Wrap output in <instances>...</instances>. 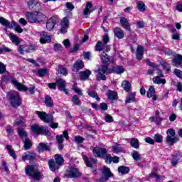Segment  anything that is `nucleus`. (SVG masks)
<instances>
[{"mask_svg":"<svg viewBox=\"0 0 182 182\" xmlns=\"http://www.w3.org/2000/svg\"><path fill=\"white\" fill-rule=\"evenodd\" d=\"M100 58L103 65L97 70V80H106V75L112 73V70L107 68L110 57L103 51L100 54Z\"/></svg>","mask_w":182,"mask_h":182,"instance_id":"1","label":"nucleus"},{"mask_svg":"<svg viewBox=\"0 0 182 182\" xmlns=\"http://www.w3.org/2000/svg\"><path fill=\"white\" fill-rule=\"evenodd\" d=\"M63 163H65V159H63L62 155L56 154L55 156V159L48 161V166L50 171H53V173L58 171Z\"/></svg>","mask_w":182,"mask_h":182,"instance_id":"2","label":"nucleus"},{"mask_svg":"<svg viewBox=\"0 0 182 182\" xmlns=\"http://www.w3.org/2000/svg\"><path fill=\"white\" fill-rule=\"evenodd\" d=\"M93 154L97 157H105V162L107 164H110L112 161V156L110 154H107V150L105 148H100L99 146H96L93 149Z\"/></svg>","mask_w":182,"mask_h":182,"instance_id":"3","label":"nucleus"},{"mask_svg":"<svg viewBox=\"0 0 182 182\" xmlns=\"http://www.w3.org/2000/svg\"><path fill=\"white\" fill-rule=\"evenodd\" d=\"M25 172L27 176L32 177L33 180L37 181L41 178V172L38 170V168L35 165H28L25 169Z\"/></svg>","mask_w":182,"mask_h":182,"instance_id":"4","label":"nucleus"},{"mask_svg":"<svg viewBox=\"0 0 182 182\" xmlns=\"http://www.w3.org/2000/svg\"><path fill=\"white\" fill-rule=\"evenodd\" d=\"M11 82L17 90H19L20 92H26L27 90H28L30 95L35 94V86H32L28 88V87L25 86L23 84L20 83L15 79L11 80Z\"/></svg>","mask_w":182,"mask_h":182,"instance_id":"5","label":"nucleus"},{"mask_svg":"<svg viewBox=\"0 0 182 182\" xmlns=\"http://www.w3.org/2000/svg\"><path fill=\"white\" fill-rule=\"evenodd\" d=\"M10 102L11 106L16 107L21 105V97H19V93L16 91H13L9 94Z\"/></svg>","mask_w":182,"mask_h":182,"instance_id":"6","label":"nucleus"},{"mask_svg":"<svg viewBox=\"0 0 182 182\" xmlns=\"http://www.w3.org/2000/svg\"><path fill=\"white\" fill-rule=\"evenodd\" d=\"M31 130L34 134H43L44 136L49 134V131L46 127H41L38 124L31 126Z\"/></svg>","mask_w":182,"mask_h":182,"instance_id":"7","label":"nucleus"},{"mask_svg":"<svg viewBox=\"0 0 182 182\" xmlns=\"http://www.w3.org/2000/svg\"><path fill=\"white\" fill-rule=\"evenodd\" d=\"M65 176L68 178H76L77 177H80V172L77 168L70 167L67 169Z\"/></svg>","mask_w":182,"mask_h":182,"instance_id":"8","label":"nucleus"},{"mask_svg":"<svg viewBox=\"0 0 182 182\" xmlns=\"http://www.w3.org/2000/svg\"><path fill=\"white\" fill-rule=\"evenodd\" d=\"M36 113L44 123H50V122H53V116L50 114H47L45 112H42L39 111H36Z\"/></svg>","mask_w":182,"mask_h":182,"instance_id":"9","label":"nucleus"},{"mask_svg":"<svg viewBox=\"0 0 182 182\" xmlns=\"http://www.w3.org/2000/svg\"><path fill=\"white\" fill-rule=\"evenodd\" d=\"M102 177L99 179L100 182H106L107 180H109L110 177H113V173L110 171V168L107 166H104L102 168Z\"/></svg>","mask_w":182,"mask_h":182,"instance_id":"10","label":"nucleus"},{"mask_svg":"<svg viewBox=\"0 0 182 182\" xmlns=\"http://www.w3.org/2000/svg\"><path fill=\"white\" fill-rule=\"evenodd\" d=\"M95 50H97V52H102V50H103L104 52H109L110 46L106 45L102 41H97L95 46Z\"/></svg>","mask_w":182,"mask_h":182,"instance_id":"11","label":"nucleus"},{"mask_svg":"<svg viewBox=\"0 0 182 182\" xmlns=\"http://www.w3.org/2000/svg\"><path fill=\"white\" fill-rule=\"evenodd\" d=\"M36 15H38V11H35L33 12H27L26 14V18L30 23H37L38 18H36Z\"/></svg>","mask_w":182,"mask_h":182,"instance_id":"12","label":"nucleus"},{"mask_svg":"<svg viewBox=\"0 0 182 182\" xmlns=\"http://www.w3.org/2000/svg\"><path fill=\"white\" fill-rule=\"evenodd\" d=\"M60 33H66L69 28V19L68 18V17H65L62 19L60 22Z\"/></svg>","mask_w":182,"mask_h":182,"instance_id":"13","label":"nucleus"},{"mask_svg":"<svg viewBox=\"0 0 182 182\" xmlns=\"http://www.w3.org/2000/svg\"><path fill=\"white\" fill-rule=\"evenodd\" d=\"M55 84L58 86L59 90H60L61 92H64V93H65V95H69V91L65 87L66 84L65 82V80H63L62 78H59L56 81Z\"/></svg>","mask_w":182,"mask_h":182,"instance_id":"14","label":"nucleus"},{"mask_svg":"<svg viewBox=\"0 0 182 182\" xmlns=\"http://www.w3.org/2000/svg\"><path fill=\"white\" fill-rule=\"evenodd\" d=\"M59 19L56 16L49 18L46 23V28L48 31H52L55 28V25L58 23Z\"/></svg>","mask_w":182,"mask_h":182,"instance_id":"15","label":"nucleus"},{"mask_svg":"<svg viewBox=\"0 0 182 182\" xmlns=\"http://www.w3.org/2000/svg\"><path fill=\"white\" fill-rule=\"evenodd\" d=\"M40 42L43 45H44L45 43H49V42L52 41L50 35H49L48 33L45 31H42L41 33H40Z\"/></svg>","mask_w":182,"mask_h":182,"instance_id":"16","label":"nucleus"},{"mask_svg":"<svg viewBox=\"0 0 182 182\" xmlns=\"http://www.w3.org/2000/svg\"><path fill=\"white\" fill-rule=\"evenodd\" d=\"M36 159V154L33 152H26L22 156L23 161H26V160H29V161H33Z\"/></svg>","mask_w":182,"mask_h":182,"instance_id":"17","label":"nucleus"},{"mask_svg":"<svg viewBox=\"0 0 182 182\" xmlns=\"http://www.w3.org/2000/svg\"><path fill=\"white\" fill-rule=\"evenodd\" d=\"M147 97L151 99L152 97V100L156 101L157 100V95H156V89H154V86L151 85L147 91L146 93Z\"/></svg>","mask_w":182,"mask_h":182,"instance_id":"18","label":"nucleus"},{"mask_svg":"<svg viewBox=\"0 0 182 182\" xmlns=\"http://www.w3.org/2000/svg\"><path fill=\"white\" fill-rule=\"evenodd\" d=\"M146 65H149V66H151V68H153L154 70H157V73L159 75L158 76H159V77H164V75H163V73L161 70H160L159 65L154 64L149 60H146Z\"/></svg>","mask_w":182,"mask_h":182,"instance_id":"19","label":"nucleus"},{"mask_svg":"<svg viewBox=\"0 0 182 182\" xmlns=\"http://www.w3.org/2000/svg\"><path fill=\"white\" fill-rule=\"evenodd\" d=\"M63 137H65L66 140H69V133L68 132V131L65 130L63 132V134L56 136L58 144H63Z\"/></svg>","mask_w":182,"mask_h":182,"instance_id":"20","label":"nucleus"},{"mask_svg":"<svg viewBox=\"0 0 182 182\" xmlns=\"http://www.w3.org/2000/svg\"><path fill=\"white\" fill-rule=\"evenodd\" d=\"M29 9H39L41 8V2L36 0H30L27 2Z\"/></svg>","mask_w":182,"mask_h":182,"instance_id":"21","label":"nucleus"},{"mask_svg":"<svg viewBox=\"0 0 182 182\" xmlns=\"http://www.w3.org/2000/svg\"><path fill=\"white\" fill-rule=\"evenodd\" d=\"M83 160L87 166V167H93L92 166V163H94V164H96L97 163V159H93V158H87L86 155H82Z\"/></svg>","mask_w":182,"mask_h":182,"instance_id":"22","label":"nucleus"},{"mask_svg":"<svg viewBox=\"0 0 182 182\" xmlns=\"http://www.w3.org/2000/svg\"><path fill=\"white\" fill-rule=\"evenodd\" d=\"M143 55H144V48L141 45L138 46L136 51V58L138 60L143 59Z\"/></svg>","mask_w":182,"mask_h":182,"instance_id":"23","label":"nucleus"},{"mask_svg":"<svg viewBox=\"0 0 182 182\" xmlns=\"http://www.w3.org/2000/svg\"><path fill=\"white\" fill-rule=\"evenodd\" d=\"M120 23L122 28H124V29H126V31H130L132 30V28H130V23H129V21H127V18L124 17H121Z\"/></svg>","mask_w":182,"mask_h":182,"instance_id":"24","label":"nucleus"},{"mask_svg":"<svg viewBox=\"0 0 182 182\" xmlns=\"http://www.w3.org/2000/svg\"><path fill=\"white\" fill-rule=\"evenodd\" d=\"M93 7V4H92L91 2L88 1L87 2V4L85 5V9H83V14L89 16L93 11L92 10V8Z\"/></svg>","mask_w":182,"mask_h":182,"instance_id":"25","label":"nucleus"},{"mask_svg":"<svg viewBox=\"0 0 182 182\" xmlns=\"http://www.w3.org/2000/svg\"><path fill=\"white\" fill-rule=\"evenodd\" d=\"M114 35L118 39H123V38H124V31H123L122 28L116 27L114 29Z\"/></svg>","mask_w":182,"mask_h":182,"instance_id":"26","label":"nucleus"},{"mask_svg":"<svg viewBox=\"0 0 182 182\" xmlns=\"http://www.w3.org/2000/svg\"><path fill=\"white\" fill-rule=\"evenodd\" d=\"M90 75H92V71H90V70L81 71L80 72V78L81 79V80H87Z\"/></svg>","mask_w":182,"mask_h":182,"instance_id":"27","label":"nucleus"},{"mask_svg":"<svg viewBox=\"0 0 182 182\" xmlns=\"http://www.w3.org/2000/svg\"><path fill=\"white\" fill-rule=\"evenodd\" d=\"M133 102H137L136 92H130L126 97L125 103H133Z\"/></svg>","mask_w":182,"mask_h":182,"instance_id":"28","label":"nucleus"},{"mask_svg":"<svg viewBox=\"0 0 182 182\" xmlns=\"http://www.w3.org/2000/svg\"><path fill=\"white\" fill-rule=\"evenodd\" d=\"M39 153H43L45 151H49L50 149L49 148V146L45 143H40L37 147Z\"/></svg>","mask_w":182,"mask_h":182,"instance_id":"29","label":"nucleus"},{"mask_svg":"<svg viewBox=\"0 0 182 182\" xmlns=\"http://www.w3.org/2000/svg\"><path fill=\"white\" fill-rule=\"evenodd\" d=\"M84 67H85V64L83 63V61L77 60L73 65V72H75V70H79L80 69H83Z\"/></svg>","mask_w":182,"mask_h":182,"instance_id":"30","label":"nucleus"},{"mask_svg":"<svg viewBox=\"0 0 182 182\" xmlns=\"http://www.w3.org/2000/svg\"><path fill=\"white\" fill-rule=\"evenodd\" d=\"M178 140H179L178 136L171 137V136L170 135H168L166 136V141L167 143H168L169 146H173V144H174V143H177Z\"/></svg>","mask_w":182,"mask_h":182,"instance_id":"31","label":"nucleus"},{"mask_svg":"<svg viewBox=\"0 0 182 182\" xmlns=\"http://www.w3.org/2000/svg\"><path fill=\"white\" fill-rule=\"evenodd\" d=\"M127 141L130 143L132 147H134V149H139V146H140L139 139L136 138L129 139Z\"/></svg>","mask_w":182,"mask_h":182,"instance_id":"32","label":"nucleus"},{"mask_svg":"<svg viewBox=\"0 0 182 182\" xmlns=\"http://www.w3.org/2000/svg\"><path fill=\"white\" fill-rule=\"evenodd\" d=\"M36 18L37 20V23H41V22H43L45 19H46V16L43 14L41 11H37V14L36 15Z\"/></svg>","mask_w":182,"mask_h":182,"instance_id":"33","label":"nucleus"},{"mask_svg":"<svg viewBox=\"0 0 182 182\" xmlns=\"http://www.w3.org/2000/svg\"><path fill=\"white\" fill-rule=\"evenodd\" d=\"M155 85H166V79H161V77L156 76L152 79Z\"/></svg>","mask_w":182,"mask_h":182,"instance_id":"34","label":"nucleus"},{"mask_svg":"<svg viewBox=\"0 0 182 182\" xmlns=\"http://www.w3.org/2000/svg\"><path fill=\"white\" fill-rule=\"evenodd\" d=\"M182 62V55H177L174 59L173 60V63L176 68H178L181 65Z\"/></svg>","mask_w":182,"mask_h":182,"instance_id":"35","label":"nucleus"},{"mask_svg":"<svg viewBox=\"0 0 182 182\" xmlns=\"http://www.w3.org/2000/svg\"><path fill=\"white\" fill-rule=\"evenodd\" d=\"M122 87H123L124 90H125V92H129L132 87V84L127 80H124L122 81Z\"/></svg>","mask_w":182,"mask_h":182,"instance_id":"36","label":"nucleus"},{"mask_svg":"<svg viewBox=\"0 0 182 182\" xmlns=\"http://www.w3.org/2000/svg\"><path fill=\"white\" fill-rule=\"evenodd\" d=\"M9 38L13 43H14L15 45H19V43H21V39L15 36V34L11 33L9 35Z\"/></svg>","mask_w":182,"mask_h":182,"instance_id":"37","label":"nucleus"},{"mask_svg":"<svg viewBox=\"0 0 182 182\" xmlns=\"http://www.w3.org/2000/svg\"><path fill=\"white\" fill-rule=\"evenodd\" d=\"M6 149L8 150L9 154L15 160L16 159V154H15V151L12 149V146L6 145Z\"/></svg>","mask_w":182,"mask_h":182,"instance_id":"38","label":"nucleus"},{"mask_svg":"<svg viewBox=\"0 0 182 182\" xmlns=\"http://www.w3.org/2000/svg\"><path fill=\"white\" fill-rule=\"evenodd\" d=\"M136 8L140 12H144V11H146V5L144 4V2L141 1L136 3Z\"/></svg>","mask_w":182,"mask_h":182,"instance_id":"39","label":"nucleus"},{"mask_svg":"<svg viewBox=\"0 0 182 182\" xmlns=\"http://www.w3.org/2000/svg\"><path fill=\"white\" fill-rule=\"evenodd\" d=\"M171 32H172V39L173 41H180V33L177 32V30L176 28H172L171 30Z\"/></svg>","mask_w":182,"mask_h":182,"instance_id":"40","label":"nucleus"},{"mask_svg":"<svg viewBox=\"0 0 182 182\" xmlns=\"http://www.w3.org/2000/svg\"><path fill=\"white\" fill-rule=\"evenodd\" d=\"M118 171L121 174H127V173L130 171V168H129L127 166H121L118 168Z\"/></svg>","mask_w":182,"mask_h":182,"instance_id":"41","label":"nucleus"},{"mask_svg":"<svg viewBox=\"0 0 182 182\" xmlns=\"http://www.w3.org/2000/svg\"><path fill=\"white\" fill-rule=\"evenodd\" d=\"M58 72L63 76H68V69H66L63 65L58 66Z\"/></svg>","mask_w":182,"mask_h":182,"instance_id":"42","label":"nucleus"},{"mask_svg":"<svg viewBox=\"0 0 182 182\" xmlns=\"http://www.w3.org/2000/svg\"><path fill=\"white\" fill-rule=\"evenodd\" d=\"M112 72H114L117 75H121V73H124V68L122 66L115 67L113 70H110Z\"/></svg>","mask_w":182,"mask_h":182,"instance_id":"43","label":"nucleus"},{"mask_svg":"<svg viewBox=\"0 0 182 182\" xmlns=\"http://www.w3.org/2000/svg\"><path fill=\"white\" fill-rule=\"evenodd\" d=\"M107 96L108 97V99H110L111 100L117 99V93L112 90L108 91Z\"/></svg>","mask_w":182,"mask_h":182,"instance_id":"44","label":"nucleus"},{"mask_svg":"<svg viewBox=\"0 0 182 182\" xmlns=\"http://www.w3.org/2000/svg\"><path fill=\"white\" fill-rule=\"evenodd\" d=\"M71 102H73V105L75 106H80L82 105V102H80V99L77 95H74L72 97Z\"/></svg>","mask_w":182,"mask_h":182,"instance_id":"45","label":"nucleus"},{"mask_svg":"<svg viewBox=\"0 0 182 182\" xmlns=\"http://www.w3.org/2000/svg\"><path fill=\"white\" fill-rule=\"evenodd\" d=\"M45 103L46 105L48 106V107H53V100H52V98L50 97L48 95L46 96Z\"/></svg>","mask_w":182,"mask_h":182,"instance_id":"46","label":"nucleus"},{"mask_svg":"<svg viewBox=\"0 0 182 182\" xmlns=\"http://www.w3.org/2000/svg\"><path fill=\"white\" fill-rule=\"evenodd\" d=\"M11 25L13 26H14L15 31H17L18 33H22V32H23V29L22 28H21V26L19 25H18V23H16V22L12 21Z\"/></svg>","mask_w":182,"mask_h":182,"instance_id":"47","label":"nucleus"},{"mask_svg":"<svg viewBox=\"0 0 182 182\" xmlns=\"http://www.w3.org/2000/svg\"><path fill=\"white\" fill-rule=\"evenodd\" d=\"M161 66H162L164 70H166V72H170V65L167 63L166 61H161L160 63Z\"/></svg>","mask_w":182,"mask_h":182,"instance_id":"48","label":"nucleus"},{"mask_svg":"<svg viewBox=\"0 0 182 182\" xmlns=\"http://www.w3.org/2000/svg\"><path fill=\"white\" fill-rule=\"evenodd\" d=\"M23 144H24V148L26 149V150H29V149H31V147H32V142H31V140H29V139H28V138H26L23 141Z\"/></svg>","mask_w":182,"mask_h":182,"instance_id":"49","label":"nucleus"},{"mask_svg":"<svg viewBox=\"0 0 182 182\" xmlns=\"http://www.w3.org/2000/svg\"><path fill=\"white\" fill-rule=\"evenodd\" d=\"M0 23L1 25H3L4 26H6L7 28H9V26L11 25V23L8 20L1 16H0Z\"/></svg>","mask_w":182,"mask_h":182,"instance_id":"50","label":"nucleus"},{"mask_svg":"<svg viewBox=\"0 0 182 182\" xmlns=\"http://www.w3.org/2000/svg\"><path fill=\"white\" fill-rule=\"evenodd\" d=\"M114 153H122L123 151V148L122 146L117 144L112 146Z\"/></svg>","mask_w":182,"mask_h":182,"instance_id":"51","label":"nucleus"},{"mask_svg":"<svg viewBox=\"0 0 182 182\" xmlns=\"http://www.w3.org/2000/svg\"><path fill=\"white\" fill-rule=\"evenodd\" d=\"M18 134L20 137H21V139H24V140L27 139L26 136H28V134L26 133V132H25V130H23V129H18Z\"/></svg>","mask_w":182,"mask_h":182,"instance_id":"52","label":"nucleus"},{"mask_svg":"<svg viewBox=\"0 0 182 182\" xmlns=\"http://www.w3.org/2000/svg\"><path fill=\"white\" fill-rule=\"evenodd\" d=\"M132 157L135 161H140L141 160V158H140V154L136 151H133Z\"/></svg>","mask_w":182,"mask_h":182,"instance_id":"53","label":"nucleus"},{"mask_svg":"<svg viewBox=\"0 0 182 182\" xmlns=\"http://www.w3.org/2000/svg\"><path fill=\"white\" fill-rule=\"evenodd\" d=\"M154 139L156 143H163V136L159 134H156Z\"/></svg>","mask_w":182,"mask_h":182,"instance_id":"54","label":"nucleus"},{"mask_svg":"<svg viewBox=\"0 0 182 182\" xmlns=\"http://www.w3.org/2000/svg\"><path fill=\"white\" fill-rule=\"evenodd\" d=\"M25 122V118L23 117H20L18 119L15 120L14 124L19 126V124H23Z\"/></svg>","mask_w":182,"mask_h":182,"instance_id":"55","label":"nucleus"},{"mask_svg":"<svg viewBox=\"0 0 182 182\" xmlns=\"http://www.w3.org/2000/svg\"><path fill=\"white\" fill-rule=\"evenodd\" d=\"M88 95L90 96V97H92L93 99H96L97 102L100 100V98H99V96H97V94L93 91H88L87 92Z\"/></svg>","mask_w":182,"mask_h":182,"instance_id":"56","label":"nucleus"},{"mask_svg":"<svg viewBox=\"0 0 182 182\" xmlns=\"http://www.w3.org/2000/svg\"><path fill=\"white\" fill-rule=\"evenodd\" d=\"M73 90L75 92V93H77V95H79L80 96H82L83 95V92L80 90V88L77 87L76 85H74L73 86Z\"/></svg>","mask_w":182,"mask_h":182,"instance_id":"57","label":"nucleus"},{"mask_svg":"<svg viewBox=\"0 0 182 182\" xmlns=\"http://www.w3.org/2000/svg\"><path fill=\"white\" fill-rule=\"evenodd\" d=\"M13 79H15V78H12V76H11V75L9 74H6L2 77L3 82H5L6 83H8L9 80L12 81Z\"/></svg>","mask_w":182,"mask_h":182,"instance_id":"58","label":"nucleus"},{"mask_svg":"<svg viewBox=\"0 0 182 182\" xmlns=\"http://www.w3.org/2000/svg\"><path fill=\"white\" fill-rule=\"evenodd\" d=\"M47 73L48 70L46 68H41L38 70V76H40V77L45 76Z\"/></svg>","mask_w":182,"mask_h":182,"instance_id":"59","label":"nucleus"},{"mask_svg":"<svg viewBox=\"0 0 182 182\" xmlns=\"http://www.w3.org/2000/svg\"><path fill=\"white\" fill-rule=\"evenodd\" d=\"M25 49L27 52H33V50H36L37 47L36 46L29 45L26 46Z\"/></svg>","mask_w":182,"mask_h":182,"instance_id":"60","label":"nucleus"},{"mask_svg":"<svg viewBox=\"0 0 182 182\" xmlns=\"http://www.w3.org/2000/svg\"><path fill=\"white\" fill-rule=\"evenodd\" d=\"M105 120L107 123H113V117L110 114H107L105 117Z\"/></svg>","mask_w":182,"mask_h":182,"instance_id":"61","label":"nucleus"},{"mask_svg":"<svg viewBox=\"0 0 182 182\" xmlns=\"http://www.w3.org/2000/svg\"><path fill=\"white\" fill-rule=\"evenodd\" d=\"M134 25H136V26H137V28H139V29H141V28H144V22H143V21H134Z\"/></svg>","mask_w":182,"mask_h":182,"instance_id":"62","label":"nucleus"},{"mask_svg":"<svg viewBox=\"0 0 182 182\" xmlns=\"http://www.w3.org/2000/svg\"><path fill=\"white\" fill-rule=\"evenodd\" d=\"M75 143H83V141H85V138L80 136H75Z\"/></svg>","mask_w":182,"mask_h":182,"instance_id":"63","label":"nucleus"},{"mask_svg":"<svg viewBox=\"0 0 182 182\" xmlns=\"http://www.w3.org/2000/svg\"><path fill=\"white\" fill-rule=\"evenodd\" d=\"M174 73L177 77H179V79H182V71L178 69L174 70Z\"/></svg>","mask_w":182,"mask_h":182,"instance_id":"64","label":"nucleus"}]
</instances>
